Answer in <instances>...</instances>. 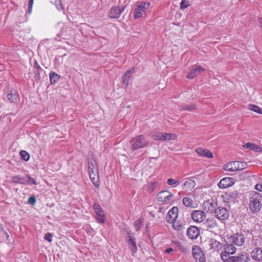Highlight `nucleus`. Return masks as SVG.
<instances>
[{"mask_svg": "<svg viewBox=\"0 0 262 262\" xmlns=\"http://www.w3.org/2000/svg\"><path fill=\"white\" fill-rule=\"evenodd\" d=\"M94 185L96 187L98 188L100 186V181H92Z\"/></svg>", "mask_w": 262, "mask_h": 262, "instance_id": "48", "label": "nucleus"}, {"mask_svg": "<svg viewBox=\"0 0 262 262\" xmlns=\"http://www.w3.org/2000/svg\"><path fill=\"white\" fill-rule=\"evenodd\" d=\"M183 204L186 206L189 207H192L193 205V200L192 199L189 197L184 198L183 199Z\"/></svg>", "mask_w": 262, "mask_h": 262, "instance_id": "32", "label": "nucleus"}, {"mask_svg": "<svg viewBox=\"0 0 262 262\" xmlns=\"http://www.w3.org/2000/svg\"><path fill=\"white\" fill-rule=\"evenodd\" d=\"M204 71L205 69L202 68L201 67L197 65H194L190 69V71L187 75L186 77L188 79H193L194 77L198 76Z\"/></svg>", "mask_w": 262, "mask_h": 262, "instance_id": "15", "label": "nucleus"}, {"mask_svg": "<svg viewBox=\"0 0 262 262\" xmlns=\"http://www.w3.org/2000/svg\"><path fill=\"white\" fill-rule=\"evenodd\" d=\"M192 253L196 262H205V255L202 249L197 246H193Z\"/></svg>", "mask_w": 262, "mask_h": 262, "instance_id": "10", "label": "nucleus"}, {"mask_svg": "<svg viewBox=\"0 0 262 262\" xmlns=\"http://www.w3.org/2000/svg\"><path fill=\"white\" fill-rule=\"evenodd\" d=\"M34 69H40V68H41L40 67V66H39V64H38V63L37 62V61H35L34 63Z\"/></svg>", "mask_w": 262, "mask_h": 262, "instance_id": "47", "label": "nucleus"}, {"mask_svg": "<svg viewBox=\"0 0 262 262\" xmlns=\"http://www.w3.org/2000/svg\"><path fill=\"white\" fill-rule=\"evenodd\" d=\"M55 4L58 10L60 11L63 9L60 0H56Z\"/></svg>", "mask_w": 262, "mask_h": 262, "instance_id": "43", "label": "nucleus"}, {"mask_svg": "<svg viewBox=\"0 0 262 262\" xmlns=\"http://www.w3.org/2000/svg\"><path fill=\"white\" fill-rule=\"evenodd\" d=\"M250 257L245 252L238 254L237 255L232 256L227 259H225L224 262H249Z\"/></svg>", "mask_w": 262, "mask_h": 262, "instance_id": "9", "label": "nucleus"}, {"mask_svg": "<svg viewBox=\"0 0 262 262\" xmlns=\"http://www.w3.org/2000/svg\"><path fill=\"white\" fill-rule=\"evenodd\" d=\"M167 180L171 181V180H173V179L169 178V179H168Z\"/></svg>", "mask_w": 262, "mask_h": 262, "instance_id": "56", "label": "nucleus"}, {"mask_svg": "<svg viewBox=\"0 0 262 262\" xmlns=\"http://www.w3.org/2000/svg\"><path fill=\"white\" fill-rule=\"evenodd\" d=\"M245 148H249L254 151H262V148L253 143L248 142L244 146Z\"/></svg>", "mask_w": 262, "mask_h": 262, "instance_id": "26", "label": "nucleus"}, {"mask_svg": "<svg viewBox=\"0 0 262 262\" xmlns=\"http://www.w3.org/2000/svg\"><path fill=\"white\" fill-rule=\"evenodd\" d=\"M241 179H244L245 180H257L259 179V178L256 175H253L250 172H246L245 173H243L242 175H241Z\"/></svg>", "mask_w": 262, "mask_h": 262, "instance_id": "25", "label": "nucleus"}, {"mask_svg": "<svg viewBox=\"0 0 262 262\" xmlns=\"http://www.w3.org/2000/svg\"><path fill=\"white\" fill-rule=\"evenodd\" d=\"M126 242L128 243V247L133 254H135L138 251V247L135 237L132 234L130 230L126 231Z\"/></svg>", "mask_w": 262, "mask_h": 262, "instance_id": "7", "label": "nucleus"}, {"mask_svg": "<svg viewBox=\"0 0 262 262\" xmlns=\"http://www.w3.org/2000/svg\"><path fill=\"white\" fill-rule=\"evenodd\" d=\"M186 234L191 239H196L200 235V230L196 226H190L187 229Z\"/></svg>", "mask_w": 262, "mask_h": 262, "instance_id": "14", "label": "nucleus"}, {"mask_svg": "<svg viewBox=\"0 0 262 262\" xmlns=\"http://www.w3.org/2000/svg\"><path fill=\"white\" fill-rule=\"evenodd\" d=\"M44 239L49 242L52 241V235L50 233H48L45 235Z\"/></svg>", "mask_w": 262, "mask_h": 262, "instance_id": "42", "label": "nucleus"}, {"mask_svg": "<svg viewBox=\"0 0 262 262\" xmlns=\"http://www.w3.org/2000/svg\"><path fill=\"white\" fill-rule=\"evenodd\" d=\"M124 7L120 9L119 7H112L108 14V17L112 18H119L121 13L124 11Z\"/></svg>", "mask_w": 262, "mask_h": 262, "instance_id": "16", "label": "nucleus"}, {"mask_svg": "<svg viewBox=\"0 0 262 262\" xmlns=\"http://www.w3.org/2000/svg\"><path fill=\"white\" fill-rule=\"evenodd\" d=\"M238 164H237V170H240L244 169L247 167V164L244 162L237 161Z\"/></svg>", "mask_w": 262, "mask_h": 262, "instance_id": "38", "label": "nucleus"}, {"mask_svg": "<svg viewBox=\"0 0 262 262\" xmlns=\"http://www.w3.org/2000/svg\"><path fill=\"white\" fill-rule=\"evenodd\" d=\"M13 182H16V183H18L20 181H12Z\"/></svg>", "mask_w": 262, "mask_h": 262, "instance_id": "58", "label": "nucleus"}, {"mask_svg": "<svg viewBox=\"0 0 262 262\" xmlns=\"http://www.w3.org/2000/svg\"><path fill=\"white\" fill-rule=\"evenodd\" d=\"M173 251V249L172 248H168L165 250V253H169Z\"/></svg>", "mask_w": 262, "mask_h": 262, "instance_id": "51", "label": "nucleus"}, {"mask_svg": "<svg viewBox=\"0 0 262 262\" xmlns=\"http://www.w3.org/2000/svg\"><path fill=\"white\" fill-rule=\"evenodd\" d=\"M150 5V4L149 2H137L134 11V18L137 19L141 17L144 14H145V10L149 8Z\"/></svg>", "mask_w": 262, "mask_h": 262, "instance_id": "4", "label": "nucleus"}, {"mask_svg": "<svg viewBox=\"0 0 262 262\" xmlns=\"http://www.w3.org/2000/svg\"><path fill=\"white\" fill-rule=\"evenodd\" d=\"M234 246L232 243L225 244L224 251L220 254L221 257L223 261L225 260V259L230 257L231 256L230 255L234 254L236 253V248Z\"/></svg>", "mask_w": 262, "mask_h": 262, "instance_id": "5", "label": "nucleus"}, {"mask_svg": "<svg viewBox=\"0 0 262 262\" xmlns=\"http://www.w3.org/2000/svg\"><path fill=\"white\" fill-rule=\"evenodd\" d=\"M261 198V194L256 191H253L249 193V206L252 212H258L260 210Z\"/></svg>", "mask_w": 262, "mask_h": 262, "instance_id": "1", "label": "nucleus"}, {"mask_svg": "<svg viewBox=\"0 0 262 262\" xmlns=\"http://www.w3.org/2000/svg\"><path fill=\"white\" fill-rule=\"evenodd\" d=\"M235 181H219L217 186L220 188L225 189L231 187L234 184Z\"/></svg>", "mask_w": 262, "mask_h": 262, "instance_id": "30", "label": "nucleus"}, {"mask_svg": "<svg viewBox=\"0 0 262 262\" xmlns=\"http://www.w3.org/2000/svg\"><path fill=\"white\" fill-rule=\"evenodd\" d=\"M255 189L259 192H262V184H257L255 186Z\"/></svg>", "mask_w": 262, "mask_h": 262, "instance_id": "46", "label": "nucleus"}, {"mask_svg": "<svg viewBox=\"0 0 262 262\" xmlns=\"http://www.w3.org/2000/svg\"><path fill=\"white\" fill-rule=\"evenodd\" d=\"M207 203H209L211 207H214V202L213 200L208 201Z\"/></svg>", "mask_w": 262, "mask_h": 262, "instance_id": "53", "label": "nucleus"}, {"mask_svg": "<svg viewBox=\"0 0 262 262\" xmlns=\"http://www.w3.org/2000/svg\"><path fill=\"white\" fill-rule=\"evenodd\" d=\"M21 183L24 184L37 185L38 182L37 181H23Z\"/></svg>", "mask_w": 262, "mask_h": 262, "instance_id": "45", "label": "nucleus"}, {"mask_svg": "<svg viewBox=\"0 0 262 262\" xmlns=\"http://www.w3.org/2000/svg\"><path fill=\"white\" fill-rule=\"evenodd\" d=\"M246 239L245 234L242 232H237L230 237L231 243L238 247L243 246L245 243Z\"/></svg>", "mask_w": 262, "mask_h": 262, "instance_id": "8", "label": "nucleus"}, {"mask_svg": "<svg viewBox=\"0 0 262 262\" xmlns=\"http://www.w3.org/2000/svg\"><path fill=\"white\" fill-rule=\"evenodd\" d=\"M32 7L28 6V10H27L26 13L27 14H28L29 15H30L32 12Z\"/></svg>", "mask_w": 262, "mask_h": 262, "instance_id": "49", "label": "nucleus"}, {"mask_svg": "<svg viewBox=\"0 0 262 262\" xmlns=\"http://www.w3.org/2000/svg\"><path fill=\"white\" fill-rule=\"evenodd\" d=\"M89 173L91 180H99L98 169L96 160L94 158L93 153L89 151L88 154Z\"/></svg>", "mask_w": 262, "mask_h": 262, "instance_id": "2", "label": "nucleus"}, {"mask_svg": "<svg viewBox=\"0 0 262 262\" xmlns=\"http://www.w3.org/2000/svg\"><path fill=\"white\" fill-rule=\"evenodd\" d=\"M156 184H157V183L156 182H154L151 183L150 186H148V187H147V190L149 192H152L154 190V188H155V186H156Z\"/></svg>", "mask_w": 262, "mask_h": 262, "instance_id": "41", "label": "nucleus"}, {"mask_svg": "<svg viewBox=\"0 0 262 262\" xmlns=\"http://www.w3.org/2000/svg\"><path fill=\"white\" fill-rule=\"evenodd\" d=\"M204 228L212 231L216 227V222L214 219H208L203 224Z\"/></svg>", "mask_w": 262, "mask_h": 262, "instance_id": "18", "label": "nucleus"}, {"mask_svg": "<svg viewBox=\"0 0 262 262\" xmlns=\"http://www.w3.org/2000/svg\"><path fill=\"white\" fill-rule=\"evenodd\" d=\"M195 186V181H185L183 185L182 189L185 191H189L194 188Z\"/></svg>", "mask_w": 262, "mask_h": 262, "instance_id": "29", "label": "nucleus"}, {"mask_svg": "<svg viewBox=\"0 0 262 262\" xmlns=\"http://www.w3.org/2000/svg\"><path fill=\"white\" fill-rule=\"evenodd\" d=\"M28 202L29 204L34 205L36 202V199L34 196H31L29 198Z\"/></svg>", "mask_w": 262, "mask_h": 262, "instance_id": "44", "label": "nucleus"}, {"mask_svg": "<svg viewBox=\"0 0 262 262\" xmlns=\"http://www.w3.org/2000/svg\"><path fill=\"white\" fill-rule=\"evenodd\" d=\"M167 182H168V185H173L176 184H179L178 183L179 181H167Z\"/></svg>", "mask_w": 262, "mask_h": 262, "instance_id": "50", "label": "nucleus"}, {"mask_svg": "<svg viewBox=\"0 0 262 262\" xmlns=\"http://www.w3.org/2000/svg\"><path fill=\"white\" fill-rule=\"evenodd\" d=\"M249 109L259 114H262V108L257 105L251 104L249 106Z\"/></svg>", "mask_w": 262, "mask_h": 262, "instance_id": "33", "label": "nucleus"}, {"mask_svg": "<svg viewBox=\"0 0 262 262\" xmlns=\"http://www.w3.org/2000/svg\"><path fill=\"white\" fill-rule=\"evenodd\" d=\"M134 68L128 70L124 73L122 77V82L125 85L126 87L128 85L129 79L131 77L132 74L134 73Z\"/></svg>", "mask_w": 262, "mask_h": 262, "instance_id": "21", "label": "nucleus"}, {"mask_svg": "<svg viewBox=\"0 0 262 262\" xmlns=\"http://www.w3.org/2000/svg\"><path fill=\"white\" fill-rule=\"evenodd\" d=\"M173 198V194L167 190L162 191L157 194V198L158 201L165 203L170 202Z\"/></svg>", "mask_w": 262, "mask_h": 262, "instance_id": "12", "label": "nucleus"}, {"mask_svg": "<svg viewBox=\"0 0 262 262\" xmlns=\"http://www.w3.org/2000/svg\"><path fill=\"white\" fill-rule=\"evenodd\" d=\"M29 181H31V180H34V179H32V178H30V179H29Z\"/></svg>", "mask_w": 262, "mask_h": 262, "instance_id": "57", "label": "nucleus"}, {"mask_svg": "<svg viewBox=\"0 0 262 262\" xmlns=\"http://www.w3.org/2000/svg\"><path fill=\"white\" fill-rule=\"evenodd\" d=\"M177 138V136L171 133H163V141L166 140H174Z\"/></svg>", "mask_w": 262, "mask_h": 262, "instance_id": "31", "label": "nucleus"}, {"mask_svg": "<svg viewBox=\"0 0 262 262\" xmlns=\"http://www.w3.org/2000/svg\"><path fill=\"white\" fill-rule=\"evenodd\" d=\"M196 109V105L193 104L191 105H184L182 107V110L184 111H192Z\"/></svg>", "mask_w": 262, "mask_h": 262, "instance_id": "36", "label": "nucleus"}, {"mask_svg": "<svg viewBox=\"0 0 262 262\" xmlns=\"http://www.w3.org/2000/svg\"><path fill=\"white\" fill-rule=\"evenodd\" d=\"M33 2H34V0H29L28 6L32 7Z\"/></svg>", "mask_w": 262, "mask_h": 262, "instance_id": "54", "label": "nucleus"}, {"mask_svg": "<svg viewBox=\"0 0 262 262\" xmlns=\"http://www.w3.org/2000/svg\"><path fill=\"white\" fill-rule=\"evenodd\" d=\"M148 141L142 135L137 136L133 138L130 141L131 149L133 150H136L139 148H144L147 146Z\"/></svg>", "mask_w": 262, "mask_h": 262, "instance_id": "3", "label": "nucleus"}, {"mask_svg": "<svg viewBox=\"0 0 262 262\" xmlns=\"http://www.w3.org/2000/svg\"><path fill=\"white\" fill-rule=\"evenodd\" d=\"M93 208L96 215V219L97 222L101 224L104 223L106 221V215L100 206L97 203H95L93 205Z\"/></svg>", "mask_w": 262, "mask_h": 262, "instance_id": "6", "label": "nucleus"}, {"mask_svg": "<svg viewBox=\"0 0 262 262\" xmlns=\"http://www.w3.org/2000/svg\"><path fill=\"white\" fill-rule=\"evenodd\" d=\"M179 209L177 207H173L169 210L166 215V221L169 223H172L176 221L178 216Z\"/></svg>", "mask_w": 262, "mask_h": 262, "instance_id": "13", "label": "nucleus"}, {"mask_svg": "<svg viewBox=\"0 0 262 262\" xmlns=\"http://www.w3.org/2000/svg\"><path fill=\"white\" fill-rule=\"evenodd\" d=\"M153 139L163 141V133L160 132H156L151 135Z\"/></svg>", "mask_w": 262, "mask_h": 262, "instance_id": "34", "label": "nucleus"}, {"mask_svg": "<svg viewBox=\"0 0 262 262\" xmlns=\"http://www.w3.org/2000/svg\"><path fill=\"white\" fill-rule=\"evenodd\" d=\"M42 71V68H40L39 70L38 69H34V78L36 81H38L40 80V73Z\"/></svg>", "mask_w": 262, "mask_h": 262, "instance_id": "37", "label": "nucleus"}, {"mask_svg": "<svg viewBox=\"0 0 262 262\" xmlns=\"http://www.w3.org/2000/svg\"><path fill=\"white\" fill-rule=\"evenodd\" d=\"M215 216L220 221H225L228 219L229 211L224 207H219L215 209Z\"/></svg>", "mask_w": 262, "mask_h": 262, "instance_id": "11", "label": "nucleus"}, {"mask_svg": "<svg viewBox=\"0 0 262 262\" xmlns=\"http://www.w3.org/2000/svg\"><path fill=\"white\" fill-rule=\"evenodd\" d=\"M234 180L233 178H231V177H225V178H222L221 180L227 181V180Z\"/></svg>", "mask_w": 262, "mask_h": 262, "instance_id": "52", "label": "nucleus"}, {"mask_svg": "<svg viewBox=\"0 0 262 262\" xmlns=\"http://www.w3.org/2000/svg\"><path fill=\"white\" fill-rule=\"evenodd\" d=\"M19 154L22 159L25 161H29L30 159V155L27 151L25 150H21L20 151Z\"/></svg>", "mask_w": 262, "mask_h": 262, "instance_id": "35", "label": "nucleus"}, {"mask_svg": "<svg viewBox=\"0 0 262 262\" xmlns=\"http://www.w3.org/2000/svg\"><path fill=\"white\" fill-rule=\"evenodd\" d=\"M134 226L136 231H139L141 227V220L138 219L134 222Z\"/></svg>", "mask_w": 262, "mask_h": 262, "instance_id": "40", "label": "nucleus"}, {"mask_svg": "<svg viewBox=\"0 0 262 262\" xmlns=\"http://www.w3.org/2000/svg\"><path fill=\"white\" fill-rule=\"evenodd\" d=\"M220 243L214 239H211L209 241V249L211 251H214L218 249Z\"/></svg>", "mask_w": 262, "mask_h": 262, "instance_id": "27", "label": "nucleus"}, {"mask_svg": "<svg viewBox=\"0 0 262 262\" xmlns=\"http://www.w3.org/2000/svg\"><path fill=\"white\" fill-rule=\"evenodd\" d=\"M189 6V1L186 0H182L180 3V8L181 9H184L187 8Z\"/></svg>", "mask_w": 262, "mask_h": 262, "instance_id": "39", "label": "nucleus"}, {"mask_svg": "<svg viewBox=\"0 0 262 262\" xmlns=\"http://www.w3.org/2000/svg\"><path fill=\"white\" fill-rule=\"evenodd\" d=\"M238 164L237 161L229 162L224 166V170L229 171H235L237 170L236 165Z\"/></svg>", "mask_w": 262, "mask_h": 262, "instance_id": "23", "label": "nucleus"}, {"mask_svg": "<svg viewBox=\"0 0 262 262\" xmlns=\"http://www.w3.org/2000/svg\"><path fill=\"white\" fill-rule=\"evenodd\" d=\"M7 99L8 101L13 104L17 103L19 99V94L17 92L11 91L7 94Z\"/></svg>", "mask_w": 262, "mask_h": 262, "instance_id": "20", "label": "nucleus"}, {"mask_svg": "<svg viewBox=\"0 0 262 262\" xmlns=\"http://www.w3.org/2000/svg\"><path fill=\"white\" fill-rule=\"evenodd\" d=\"M6 235V236H7V238L8 239V238L9 237V235L7 234V232L5 233Z\"/></svg>", "mask_w": 262, "mask_h": 262, "instance_id": "55", "label": "nucleus"}, {"mask_svg": "<svg viewBox=\"0 0 262 262\" xmlns=\"http://www.w3.org/2000/svg\"><path fill=\"white\" fill-rule=\"evenodd\" d=\"M49 77L51 84H54L59 79L60 76L55 72H51L49 73Z\"/></svg>", "mask_w": 262, "mask_h": 262, "instance_id": "28", "label": "nucleus"}, {"mask_svg": "<svg viewBox=\"0 0 262 262\" xmlns=\"http://www.w3.org/2000/svg\"><path fill=\"white\" fill-rule=\"evenodd\" d=\"M251 255L254 260L262 261V249L260 248H254L251 252Z\"/></svg>", "mask_w": 262, "mask_h": 262, "instance_id": "19", "label": "nucleus"}, {"mask_svg": "<svg viewBox=\"0 0 262 262\" xmlns=\"http://www.w3.org/2000/svg\"><path fill=\"white\" fill-rule=\"evenodd\" d=\"M205 217V212L201 210H194L191 213V218L196 222L200 223L203 222Z\"/></svg>", "mask_w": 262, "mask_h": 262, "instance_id": "17", "label": "nucleus"}, {"mask_svg": "<svg viewBox=\"0 0 262 262\" xmlns=\"http://www.w3.org/2000/svg\"><path fill=\"white\" fill-rule=\"evenodd\" d=\"M195 151L198 154L204 157L207 158H211L213 157L212 153L208 149L196 148Z\"/></svg>", "mask_w": 262, "mask_h": 262, "instance_id": "22", "label": "nucleus"}, {"mask_svg": "<svg viewBox=\"0 0 262 262\" xmlns=\"http://www.w3.org/2000/svg\"><path fill=\"white\" fill-rule=\"evenodd\" d=\"M171 224H172V228L178 231H183L185 229V224L180 221H177L176 220V221L173 222Z\"/></svg>", "mask_w": 262, "mask_h": 262, "instance_id": "24", "label": "nucleus"}]
</instances>
